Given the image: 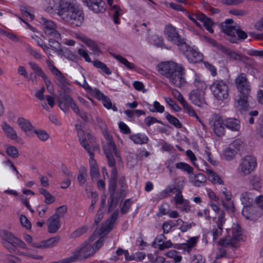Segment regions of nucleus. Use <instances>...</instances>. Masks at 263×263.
Segmentation results:
<instances>
[{"instance_id":"c9c22d12","label":"nucleus","mask_w":263,"mask_h":263,"mask_svg":"<svg viewBox=\"0 0 263 263\" xmlns=\"http://www.w3.org/2000/svg\"><path fill=\"white\" fill-rule=\"evenodd\" d=\"M177 189L174 184L169 185L160 193V196L162 198H166L173 194Z\"/></svg>"},{"instance_id":"20e7f679","label":"nucleus","mask_w":263,"mask_h":263,"mask_svg":"<svg viewBox=\"0 0 263 263\" xmlns=\"http://www.w3.org/2000/svg\"><path fill=\"white\" fill-rule=\"evenodd\" d=\"M233 21L227 19L221 24L222 31L230 36L229 41L232 43H237L239 39L236 37L237 34L239 39L245 40L247 37V33L239 29L238 26L233 25Z\"/></svg>"},{"instance_id":"603ef678","label":"nucleus","mask_w":263,"mask_h":263,"mask_svg":"<svg viewBox=\"0 0 263 263\" xmlns=\"http://www.w3.org/2000/svg\"><path fill=\"white\" fill-rule=\"evenodd\" d=\"M7 154L13 158H17L19 156L17 148L14 146H8L6 151Z\"/></svg>"},{"instance_id":"052dcab7","label":"nucleus","mask_w":263,"mask_h":263,"mask_svg":"<svg viewBox=\"0 0 263 263\" xmlns=\"http://www.w3.org/2000/svg\"><path fill=\"white\" fill-rule=\"evenodd\" d=\"M144 123L147 126H150L152 124L155 123H158L164 125L163 122L158 120L156 118L152 117V116H148L146 117L144 119Z\"/></svg>"},{"instance_id":"aec40b11","label":"nucleus","mask_w":263,"mask_h":263,"mask_svg":"<svg viewBox=\"0 0 263 263\" xmlns=\"http://www.w3.org/2000/svg\"><path fill=\"white\" fill-rule=\"evenodd\" d=\"M48 232L50 233H55L60 227L59 216L54 214L48 219Z\"/></svg>"},{"instance_id":"b1692460","label":"nucleus","mask_w":263,"mask_h":263,"mask_svg":"<svg viewBox=\"0 0 263 263\" xmlns=\"http://www.w3.org/2000/svg\"><path fill=\"white\" fill-rule=\"evenodd\" d=\"M90 176L92 179H97L99 176L100 173L98 169V165L94 159V154H90L89 159Z\"/></svg>"},{"instance_id":"9d476101","label":"nucleus","mask_w":263,"mask_h":263,"mask_svg":"<svg viewBox=\"0 0 263 263\" xmlns=\"http://www.w3.org/2000/svg\"><path fill=\"white\" fill-rule=\"evenodd\" d=\"M3 246L10 253H13L14 243L16 239L13 234L9 231L4 230L1 234Z\"/></svg>"},{"instance_id":"c85d7f7f","label":"nucleus","mask_w":263,"mask_h":263,"mask_svg":"<svg viewBox=\"0 0 263 263\" xmlns=\"http://www.w3.org/2000/svg\"><path fill=\"white\" fill-rule=\"evenodd\" d=\"M206 173L208 175V179L213 183L223 184V181L216 173L210 169H206Z\"/></svg>"},{"instance_id":"49530a36","label":"nucleus","mask_w":263,"mask_h":263,"mask_svg":"<svg viewBox=\"0 0 263 263\" xmlns=\"http://www.w3.org/2000/svg\"><path fill=\"white\" fill-rule=\"evenodd\" d=\"M166 118L167 120L173 125L176 127L179 128L182 126V124L179 120L174 116L169 114L168 112H166Z\"/></svg>"},{"instance_id":"5fc2aeb1","label":"nucleus","mask_w":263,"mask_h":263,"mask_svg":"<svg viewBox=\"0 0 263 263\" xmlns=\"http://www.w3.org/2000/svg\"><path fill=\"white\" fill-rule=\"evenodd\" d=\"M203 37L204 39V40L208 42L209 44H210L211 45H212L214 47L216 48L217 50L220 51L221 49H223V45H221L220 43H218L215 40L208 37L205 35L203 36Z\"/></svg>"},{"instance_id":"7c9ffc66","label":"nucleus","mask_w":263,"mask_h":263,"mask_svg":"<svg viewBox=\"0 0 263 263\" xmlns=\"http://www.w3.org/2000/svg\"><path fill=\"white\" fill-rule=\"evenodd\" d=\"M222 49H221L220 51L229 55L231 59L234 60H242L243 57L235 51L227 48L224 46H223Z\"/></svg>"},{"instance_id":"f8f14e48","label":"nucleus","mask_w":263,"mask_h":263,"mask_svg":"<svg viewBox=\"0 0 263 263\" xmlns=\"http://www.w3.org/2000/svg\"><path fill=\"white\" fill-rule=\"evenodd\" d=\"M85 5L95 13H102L105 11V3L102 0H83Z\"/></svg>"},{"instance_id":"bb28decb","label":"nucleus","mask_w":263,"mask_h":263,"mask_svg":"<svg viewBox=\"0 0 263 263\" xmlns=\"http://www.w3.org/2000/svg\"><path fill=\"white\" fill-rule=\"evenodd\" d=\"M81 38L82 41L85 43L89 47L90 49L92 50L95 53H98L100 52V50L99 48L95 41L91 40L85 36H82Z\"/></svg>"},{"instance_id":"a211bd4d","label":"nucleus","mask_w":263,"mask_h":263,"mask_svg":"<svg viewBox=\"0 0 263 263\" xmlns=\"http://www.w3.org/2000/svg\"><path fill=\"white\" fill-rule=\"evenodd\" d=\"M250 94L243 95L239 93L237 96V99H235L237 103L236 107L238 110L240 111L246 110L248 109V98Z\"/></svg>"},{"instance_id":"7ed1b4c3","label":"nucleus","mask_w":263,"mask_h":263,"mask_svg":"<svg viewBox=\"0 0 263 263\" xmlns=\"http://www.w3.org/2000/svg\"><path fill=\"white\" fill-rule=\"evenodd\" d=\"M106 143L103 146V151L107 159L109 166L112 167L110 179L117 180V170L116 166V158L120 161L121 159L120 153L117 151L115 142L112 141V137L106 133L105 135Z\"/></svg>"},{"instance_id":"f704fd0d","label":"nucleus","mask_w":263,"mask_h":263,"mask_svg":"<svg viewBox=\"0 0 263 263\" xmlns=\"http://www.w3.org/2000/svg\"><path fill=\"white\" fill-rule=\"evenodd\" d=\"M119 199L117 197L115 198V194H109L107 201L108 212L112 211L117 206Z\"/></svg>"},{"instance_id":"680f3d73","label":"nucleus","mask_w":263,"mask_h":263,"mask_svg":"<svg viewBox=\"0 0 263 263\" xmlns=\"http://www.w3.org/2000/svg\"><path fill=\"white\" fill-rule=\"evenodd\" d=\"M175 226V224L172 220H170L165 221L162 226L164 233H169L171 231L172 228Z\"/></svg>"},{"instance_id":"39448f33","label":"nucleus","mask_w":263,"mask_h":263,"mask_svg":"<svg viewBox=\"0 0 263 263\" xmlns=\"http://www.w3.org/2000/svg\"><path fill=\"white\" fill-rule=\"evenodd\" d=\"M210 89L214 96L219 100L227 99L229 97V87L222 80H216L211 85Z\"/></svg>"},{"instance_id":"1a4fd4ad","label":"nucleus","mask_w":263,"mask_h":263,"mask_svg":"<svg viewBox=\"0 0 263 263\" xmlns=\"http://www.w3.org/2000/svg\"><path fill=\"white\" fill-rule=\"evenodd\" d=\"M164 33L167 39L175 45L178 44L183 39L179 34L176 28L171 24H169L165 27Z\"/></svg>"},{"instance_id":"473e14b6","label":"nucleus","mask_w":263,"mask_h":263,"mask_svg":"<svg viewBox=\"0 0 263 263\" xmlns=\"http://www.w3.org/2000/svg\"><path fill=\"white\" fill-rule=\"evenodd\" d=\"M242 231L241 229L238 224H235L232 228V239L238 242L241 239Z\"/></svg>"},{"instance_id":"c756f323","label":"nucleus","mask_w":263,"mask_h":263,"mask_svg":"<svg viewBox=\"0 0 263 263\" xmlns=\"http://www.w3.org/2000/svg\"><path fill=\"white\" fill-rule=\"evenodd\" d=\"M93 65L96 68L100 69L102 72L107 75H110L111 73V71L107 67V66L104 63L99 61L95 60L92 62Z\"/></svg>"},{"instance_id":"0e129e2a","label":"nucleus","mask_w":263,"mask_h":263,"mask_svg":"<svg viewBox=\"0 0 263 263\" xmlns=\"http://www.w3.org/2000/svg\"><path fill=\"white\" fill-rule=\"evenodd\" d=\"M112 9L114 11L113 20L116 24H120L119 17L120 15L119 11L120 9L118 8L117 5H114L112 7Z\"/></svg>"},{"instance_id":"6e6552de","label":"nucleus","mask_w":263,"mask_h":263,"mask_svg":"<svg viewBox=\"0 0 263 263\" xmlns=\"http://www.w3.org/2000/svg\"><path fill=\"white\" fill-rule=\"evenodd\" d=\"M235 82L239 93L246 95L250 93L251 86L245 73H241L238 75Z\"/></svg>"},{"instance_id":"dca6fc26","label":"nucleus","mask_w":263,"mask_h":263,"mask_svg":"<svg viewBox=\"0 0 263 263\" xmlns=\"http://www.w3.org/2000/svg\"><path fill=\"white\" fill-rule=\"evenodd\" d=\"M240 200L242 204L243 205L242 214L243 216H246L245 212L250 211L251 209V205L253 203V198L252 197L251 194L246 192L241 194Z\"/></svg>"},{"instance_id":"774afa93","label":"nucleus","mask_w":263,"mask_h":263,"mask_svg":"<svg viewBox=\"0 0 263 263\" xmlns=\"http://www.w3.org/2000/svg\"><path fill=\"white\" fill-rule=\"evenodd\" d=\"M205 258L201 255L197 254L191 257L190 263H205Z\"/></svg>"},{"instance_id":"c03bdc74","label":"nucleus","mask_w":263,"mask_h":263,"mask_svg":"<svg viewBox=\"0 0 263 263\" xmlns=\"http://www.w3.org/2000/svg\"><path fill=\"white\" fill-rule=\"evenodd\" d=\"M115 59L119 61L121 63L123 64L129 69H134L135 68V65L131 62L128 61L125 58L120 55H114Z\"/></svg>"},{"instance_id":"de8ad7c7","label":"nucleus","mask_w":263,"mask_h":263,"mask_svg":"<svg viewBox=\"0 0 263 263\" xmlns=\"http://www.w3.org/2000/svg\"><path fill=\"white\" fill-rule=\"evenodd\" d=\"M79 253L77 252L76 250L72 253L71 256L63 259L62 260L59 261V263H70L74 262L76 260L79 259Z\"/></svg>"},{"instance_id":"e2e57ef3","label":"nucleus","mask_w":263,"mask_h":263,"mask_svg":"<svg viewBox=\"0 0 263 263\" xmlns=\"http://www.w3.org/2000/svg\"><path fill=\"white\" fill-rule=\"evenodd\" d=\"M102 103L105 107L107 109H112L114 111H117V107L114 105L112 106L110 99L107 96H106L102 100Z\"/></svg>"},{"instance_id":"e433bc0d","label":"nucleus","mask_w":263,"mask_h":263,"mask_svg":"<svg viewBox=\"0 0 263 263\" xmlns=\"http://www.w3.org/2000/svg\"><path fill=\"white\" fill-rule=\"evenodd\" d=\"M40 194L44 195L45 197V202L47 204H50L54 202L55 198L46 190L43 188L39 189Z\"/></svg>"},{"instance_id":"4c0bfd02","label":"nucleus","mask_w":263,"mask_h":263,"mask_svg":"<svg viewBox=\"0 0 263 263\" xmlns=\"http://www.w3.org/2000/svg\"><path fill=\"white\" fill-rule=\"evenodd\" d=\"M148 108L149 111L153 112L162 113L164 111V107L157 101H154L153 105L148 104Z\"/></svg>"},{"instance_id":"8fccbe9b","label":"nucleus","mask_w":263,"mask_h":263,"mask_svg":"<svg viewBox=\"0 0 263 263\" xmlns=\"http://www.w3.org/2000/svg\"><path fill=\"white\" fill-rule=\"evenodd\" d=\"M236 154V152L234 149L229 146L224 150L223 156L227 160H231L234 158Z\"/></svg>"},{"instance_id":"412c9836","label":"nucleus","mask_w":263,"mask_h":263,"mask_svg":"<svg viewBox=\"0 0 263 263\" xmlns=\"http://www.w3.org/2000/svg\"><path fill=\"white\" fill-rule=\"evenodd\" d=\"M2 128L6 136L11 140L17 139V135L15 130L6 122H3L2 124Z\"/></svg>"},{"instance_id":"393cba45","label":"nucleus","mask_w":263,"mask_h":263,"mask_svg":"<svg viewBox=\"0 0 263 263\" xmlns=\"http://www.w3.org/2000/svg\"><path fill=\"white\" fill-rule=\"evenodd\" d=\"M129 139L136 144L142 145L146 144L148 141V138L144 134L138 133L129 136Z\"/></svg>"},{"instance_id":"a878e982","label":"nucleus","mask_w":263,"mask_h":263,"mask_svg":"<svg viewBox=\"0 0 263 263\" xmlns=\"http://www.w3.org/2000/svg\"><path fill=\"white\" fill-rule=\"evenodd\" d=\"M17 123L21 128L24 132H29L31 130L33 127L29 121L22 117L18 118Z\"/></svg>"},{"instance_id":"4be33fe9","label":"nucleus","mask_w":263,"mask_h":263,"mask_svg":"<svg viewBox=\"0 0 263 263\" xmlns=\"http://www.w3.org/2000/svg\"><path fill=\"white\" fill-rule=\"evenodd\" d=\"M224 126L232 131H239L240 128V121L236 118H228L224 122Z\"/></svg>"},{"instance_id":"13d9d810","label":"nucleus","mask_w":263,"mask_h":263,"mask_svg":"<svg viewBox=\"0 0 263 263\" xmlns=\"http://www.w3.org/2000/svg\"><path fill=\"white\" fill-rule=\"evenodd\" d=\"M194 84L197 88V89L202 90V89L206 88V84L199 77L197 76H195Z\"/></svg>"},{"instance_id":"a19ab883","label":"nucleus","mask_w":263,"mask_h":263,"mask_svg":"<svg viewBox=\"0 0 263 263\" xmlns=\"http://www.w3.org/2000/svg\"><path fill=\"white\" fill-rule=\"evenodd\" d=\"M206 181V177L203 174L199 173L195 175L194 180H193V184L196 186L199 187L202 185Z\"/></svg>"},{"instance_id":"f03ea898","label":"nucleus","mask_w":263,"mask_h":263,"mask_svg":"<svg viewBox=\"0 0 263 263\" xmlns=\"http://www.w3.org/2000/svg\"><path fill=\"white\" fill-rule=\"evenodd\" d=\"M157 68L160 74L167 79L174 86L181 88L185 84V69L181 64L166 61L158 64Z\"/></svg>"},{"instance_id":"4d7b16f0","label":"nucleus","mask_w":263,"mask_h":263,"mask_svg":"<svg viewBox=\"0 0 263 263\" xmlns=\"http://www.w3.org/2000/svg\"><path fill=\"white\" fill-rule=\"evenodd\" d=\"M49 43L50 44V46L52 47H54L57 48V47H60V42L61 40V34L59 33V38L57 39L54 36H49Z\"/></svg>"},{"instance_id":"58836bf2","label":"nucleus","mask_w":263,"mask_h":263,"mask_svg":"<svg viewBox=\"0 0 263 263\" xmlns=\"http://www.w3.org/2000/svg\"><path fill=\"white\" fill-rule=\"evenodd\" d=\"M175 167L177 169L186 172L189 174H192L193 172V168L185 162H178L176 164Z\"/></svg>"},{"instance_id":"6e6d98bb","label":"nucleus","mask_w":263,"mask_h":263,"mask_svg":"<svg viewBox=\"0 0 263 263\" xmlns=\"http://www.w3.org/2000/svg\"><path fill=\"white\" fill-rule=\"evenodd\" d=\"M197 243V238L196 237L191 238L186 243L183 244V248L186 250L187 252H189L191 249Z\"/></svg>"},{"instance_id":"72a5a7b5","label":"nucleus","mask_w":263,"mask_h":263,"mask_svg":"<svg viewBox=\"0 0 263 263\" xmlns=\"http://www.w3.org/2000/svg\"><path fill=\"white\" fill-rule=\"evenodd\" d=\"M183 109L186 113H187L190 116L195 117L201 123L203 127H204V124L201 121L199 117L196 114L195 110L192 106L186 102L183 105Z\"/></svg>"},{"instance_id":"ddd939ff","label":"nucleus","mask_w":263,"mask_h":263,"mask_svg":"<svg viewBox=\"0 0 263 263\" xmlns=\"http://www.w3.org/2000/svg\"><path fill=\"white\" fill-rule=\"evenodd\" d=\"M95 250L93 249L89 243L86 241L76 249L77 252L79 253L80 258L82 256L84 258H88L94 255Z\"/></svg>"},{"instance_id":"37998d69","label":"nucleus","mask_w":263,"mask_h":263,"mask_svg":"<svg viewBox=\"0 0 263 263\" xmlns=\"http://www.w3.org/2000/svg\"><path fill=\"white\" fill-rule=\"evenodd\" d=\"M61 0H48L46 10L51 12L52 10L60 9Z\"/></svg>"},{"instance_id":"864d4df0","label":"nucleus","mask_w":263,"mask_h":263,"mask_svg":"<svg viewBox=\"0 0 263 263\" xmlns=\"http://www.w3.org/2000/svg\"><path fill=\"white\" fill-rule=\"evenodd\" d=\"M29 65L31 68V69L36 73V74L40 77H45V73L42 69L41 67H40L38 65H37L35 63L33 62H30L29 63Z\"/></svg>"},{"instance_id":"2eb2a0df","label":"nucleus","mask_w":263,"mask_h":263,"mask_svg":"<svg viewBox=\"0 0 263 263\" xmlns=\"http://www.w3.org/2000/svg\"><path fill=\"white\" fill-rule=\"evenodd\" d=\"M119 215V211L116 210L108 218L106 223H104L101 229V234H107L112 229L113 224L117 219Z\"/></svg>"},{"instance_id":"69168bd1","label":"nucleus","mask_w":263,"mask_h":263,"mask_svg":"<svg viewBox=\"0 0 263 263\" xmlns=\"http://www.w3.org/2000/svg\"><path fill=\"white\" fill-rule=\"evenodd\" d=\"M172 94L182 105L186 102L182 95L178 90L172 89Z\"/></svg>"},{"instance_id":"4468645a","label":"nucleus","mask_w":263,"mask_h":263,"mask_svg":"<svg viewBox=\"0 0 263 263\" xmlns=\"http://www.w3.org/2000/svg\"><path fill=\"white\" fill-rule=\"evenodd\" d=\"M213 130L218 137H222L224 134V122L220 117H215L211 122Z\"/></svg>"},{"instance_id":"338daca9","label":"nucleus","mask_w":263,"mask_h":263,"mask_svg":"<svg viewBox=\"0 0 263 263\" xmlns=\"http://www.w3.org/2000/svg\"><path fill=\"white\" fill-rule=\"evenodd\" d=\"M132 205V201L130 199H126L123 205L122 206L121 208V212L122 214H126L130 209V206Z\"/></svg>"},{"instance_id":"cd10ccee","label":"nucleus","mask_w":263,"mask_h":263,"mask_svg":"<svg viewBox=\"0 0 263 263\" xmlns=\"http://www.w3.org/2000/svg\"><path fill=\"white\" fill-rule=\"evenodd\" d=\"M198 19L203 22L204 26L208 31L211 33L214 32V30L212 29L213 23L210 18H208L204 14H201L199 16Z\"/></svg>"},{"instance_id":"a18cd8bd","label":"nucleus","mask_w":263,"mask_h":263,"mask_svg":"<svg viewBox=\"0 0 263 263\" xmlns=\"http://www.w3.org/2000/svg\"><path fill=\"white\" fill-rule=\"evenodd\" d=\"M245 144L240 139H236L234 140L229 145L232 149H234L236 153L238 151L244 148Z\"/></svg>"},{"instance_id":"ea45409f","label":"nucleus","mask_w":263,"mask_h":263,"mask_svg":"<svg viewBox=\"0 0 263 263\" xmlns=\"http://www.w3.org/2000/svg\"><path fill=\"white\" fill-rule=\"evenodd\" d=\"M54 74L55 76V83L59 87L64 84H68L67 79L60 70L57 71Z\"/></svg>"},{"instance_id":"2f4dec72","label":"nucleus","mask_w":263,"mask_h":263,"mask_svg":"<svg viewBox=\"0 0 263 263\" xmlns=\"http://www.w3.org/2000/svg\"><path fill=\"white\" fill-rule=\"evenodd\" d=\"M260 178L257 175H252L250 177L249 181L255 190L258 191L261 187Z\"/></svg>"},{"instance_id":"5701e85b","label":"nucleus","mask_w":263,"mask_h":263,"mask_svg":"<svg viewBox=\"0 0 263 263\" xmlns=\"http://www.w3.org/2000/svg\"><path fill=\"white\" fill-rule=\"evenodd\" d=\"M186 57L190 62L197 63L202 60V54L194 49L192 48L190 51L186 53Z\"/></svg>"},{"instance_id":"bf43d9fd","label":"nucleus","mask_w":263,"mask_h":263,"mask_svg":"<svg viewBox=\"0 0 263 263\" xmlns=\"http://www.w3.org/2000/svg\"><path fill=\"white\" fill-rule=\"evenodd\" d=\"M176 192L177 193L175 195L174 199L176 204H181L183 203L184 199L182 195V191L179 189H176Z\"/></svg>"},{"instance_id":"3c124183","label":"nucleus","mask_w":263,"mask_h":263,"mask_svg":"<svg viewBox=\"0 0 263 263\" xmlns=\"http://www.w3.org/2000/svg\"><path fill=\"white\" fill-rule=\"evenodd\" d=\"M34 133L36 135L40 140L45 141L48 139L49 136L47 133L42 129H35Z\"/></svg>"},{"instance_id":"0eeeda50","label":"nucleus","mask_w":263,"mask_h":263,"mask_svg":"<svg viewBox=\"0 0 263 263\" xmlns=\"http://www.w3.org/2000/svg\"><path fill=\"white\" fill-rule=\"evenodd\" d=\"M40 22L43 25V29L45 34L48 36H54L59 38V32L57 30V25L52 21L45 17H41Z\"/></svg>"},{"instance_id":"423d86ee","label":"nucleus","mask_w":263,"mask_h":263,"mask_svg":"<svg viewBox=\"0 0 263 263\" xmlns=\"http://www.w3.org/2000/svg\"><path fill=\"white\" fill-rule=\"evenodd\" d=\"M256 164L255 158L251 156H247L240 160L238 172L242 176L248 175L254 171Z\"/></svg>"},{"instance_id":"f3484780","label":"nucleus","mask_w":263,"mask_h":263,"mask_svg":"<svg viewBox=\"0 0 263 263\" xmlns=\"http://www.w3.org/2000/svg\"><path fill=\"white\" fill-rule=\"evenodd\" d=\"M60 96L61 99L59 98L58 100V105L62 110L66 111L74 101L69 95L65 93H61Z\"/></svg>"},{"instance_id":"79ce46f5","label":"nucleus","mask_w":263,"mask_h":263,"mask_svg":"<svg viewBox=\"0 0 263 263\" xmlns=\"http://www.w3.org/2000/svg\"><path fill=\"white\" fill-rule=\"evenodd\" d=\"M219 245L222 247H226L229 246L232 247H237L236 241H234L233 239L229 237L221 239L219 241Z\"/></svg>"},{"instance_id":"9b49d317","label":"nucleus","mask_w":263,"mask_h":263,"mask_svg":"<svg viewBox=\"0 0 263 263\" xmlns=\"http://www.w3.org/2000/svg\"><path fill=\"white\" fill-rule=\"evenodd\" d=\"M189 99L195 105L199 107L205 104L204 92L199 89H194L189 94Z\"/></svg>"},{"instance_id":"f257e3e1","label":"nucleus","mask_w":263,"mask_h":263,"mask_svg":"<svg viewBox=\"0 0 263 263\" xmlns=\"http://www.w3.org/2000/svg\"><path fill=\"white\" fill-rule=\"evenodd\" d=\"M58 15L64 22L77 27L84 21L83 11L76 0H61Z\"/></svg>"},{"instance_id":"09e8293b","label":"nucleus","mask_w":263,"mask_h":263,"mask_svg":"<svg viewBox=\"0 0 263 263\" xmlns=\"http://www.w3.org/2000/svg\"><path fill=\"white\" fill-rule=\"evenodd\" d=\"M178 44H176V45L178 46L180 51L186 55V53L190 51L192 48L185 42L184 38Z\"/></svg>"},{"instance_id":"6ab92c4d","label":"nucleus","mask_w":263,"mask_h":263,"mask_svg":"<svg viewBox=\"0 0 263 263\" xmlns=\"http://www.w3.org/2000/svg\"><path fill=\"white\" fill-rule=\"evenodd\" d=\"M60 239L59 237H54L42 241L41 244L32 243V246L36 248H50L56 246L59 242Z\"/></svg>"}]
</instances>
